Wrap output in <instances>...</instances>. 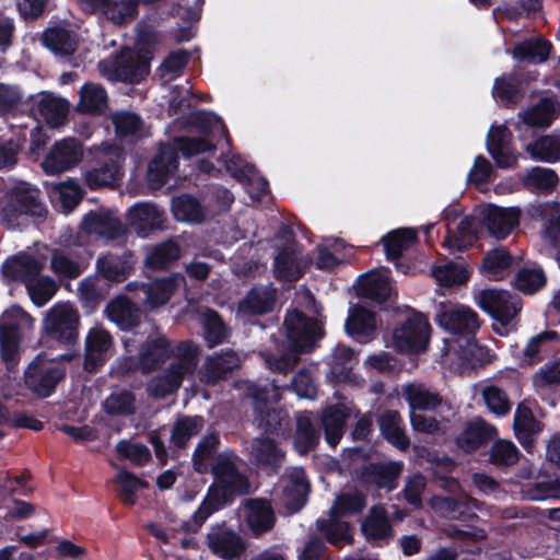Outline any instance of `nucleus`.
Listing matches in <instances>:
<instances>
[{
	"instance_id": "1",
	"label": "nucleus",
	"mask_w": 560,
	"mask_h": 560,
	"mask_svg": "<svg viewBox=\"0 0 560 560\" xmlns=\"http://www.w3.org/2000/svg\"><path fill=\"white\" fill-rule=\"evenodd\" d=\"M195 122L202 135L201 137L180 138L175 140L174 145H162L160 153L150 163L148 176L153 187L156 188L163 185L168 174L177 168V150L185 156L207 152L214 148V138L217 136L223 137L226 132L221 119L212 113L197 114Z\"/></svg>"
},
{
	"instance_id": "2",
	"label": "nucleus",
	"mask_w": 560,
	"mask_h": 560,
	"mask_svg": "<svg viewBox=\"0 0 560 560\" xmlns=\"http://www.w3.org/2000/svg\"><path fill=\"white\" fill-rule=\"evenodd\" d=\"M289 352L279 358L265 354V361L272 371H287L298 362V354L308 351L317 338L323 336L322 322L318 318H305L298 311L288 312L284 319Z\"/></svg>"
},
{
	"instance_id": "3",
	"label": "nucleus",
	"mask_w": 560,
	"mask_h": 560,
	"mask_svg": "<svg viewBox=\"0 0 560 560\" xmlns=\"http://www.w3.org/2000/svg\"><path fill=\"white\" fill-rule=\"evenodd\" d=\"M212 471L215 486L209 491L207 498L194 515L198 527L213 511L223 505L230 495L243 494L249 490L248 481L237 471L231 458L220 456Z\"/></svg>"
},
{
	"instance_id": "4",
	"label": "nucleus",
	"mask_w": 560,
	"mask_h": 560,
	"mask_svg": "<svg viewBox=\"0 0 560 560\" xmlns=\"http://www.w3.org/2000/svg\"><path fill=\"white\" fill-rule=\"evenodd\" d=\"M178 362H173L162 375L154 376L148 384L149 393L154 397L173 394L182 382L191 376L197 368L199 349L190 341L177 345Z\"/></svg>"
},
{
	"instance_id": "5",
	"label": "nucleus",
	"mask_w": 560,
	"mask_h": 560,
	"mask_svg": "<svg viewBox=\"0 0 560 560\" xmlns=\"http://www.w3.org/2000/svg\"><path fill=\"white\" fill-rule=\"evenodd\" d=\"M491 360L490 351L478 345L471 336L465 337L460 342L455 339H445V346L441 354L442 364L459 373Z\"/></svg>"
},
{
	"instance_id": "6",
	"label": "nucleus",
	"mask_w": 560,
	"mask_h": 560,
	"mask_svg": "<svg viewBox=\"0 0 560 560\" xmlns=\"http://www.w3.org/2000/svg\"><path fill=\"white\" fill-rule=\"evenodd\" d=\"M436 324L448 331L450 339L464 340L475 334L480 327L478 314L467 305L443 302L438 305Z\"/></svg>"
},
{
	"instance_id": "7",
	"label": "nucleus",
	"mask_w": 560,
	"mask_h": 560,
	"mask_svg": "<svg viewBox=\"0 0 560 560\" xmlns=\"http://www.w3.org/2000/svg\"><path fill=\"white\" fill-rule=\"evenodd\" d=\"M34 327V319L20 306L12 305L1 316L0 341L2 359H15L20 340Z\"/></svg>"
},
{
	"instance_id": "8",
	"label": "nucleus",
	"mask_w": 560,
	"mask_h": 560,
	"mask_svg": "<svg viewBox=\"0 0 560 560\" xmlns=\"http://www.w3.org/2000/svg\"><path fill=\"white\" fill-rule=\"evenodd\" d=\"M102 77L109 81L138 82L149 73V59L130 49H125L119 56L98 62Z\"/></svg>"
},
{
	"instance_id": "9",
	"label": "nucleus",
	"mask_w": 560,
	"mask_h": 560,
	"mask_svg": "<svg viewBox=\"0 0 560 560\" xmlns=\"http://www.w3.org/2000/svg\"><path fill=\"white\" fill-rule=\"evenodd\" d=\"M362 495L342 494L339 495L330 510V518L324 527L320 523V529L325 532L327 539L338 546L349 544L351 534L347 523L339 521L341 516L360 512L364 506Z\"/></svg>"
},
{
	"instance_id": "10",
	"label": "nucleus",
	"mask_w": 560,
	"mask_h": 560,
	"mask_svg": "<svg viewBox=\"0 0 560 560\" xmlns=\"http://www.w3.org/2000/svg\"><path fill=\"white\" fill-rule=\"evenodd\" d=\"M79 314L70 303H57L44 318L43 328L54 339L71 342L78 337Z\"/></svg>"
},
{
	"instance_id": "11",
	"label": "nucleus",
	"mask_w": 560,
	"mask_h": 560,
	"mask_svg": "<svg viewBox=\"0 0 560 560\" xmlns=\"http://www.w3.org/2000/svg\"><path fill=\"white\" fill-rule=\"evenodd\" d=\"M475 303L504 328L512 322L521 310V302L509 292L495 289H485L475 295Z\"/></svg>"
},
{
	"instance_id": "12",
	"label": "nucleus",
	"mask_w": 560,
	"mask_h": 560,
	"mask_svg": "<svg viewBox=\"0 0 560 560\" xmlns=\"http://www.w3.org/2000/svg\"><path fill=\"white\" fill-rule=\"evenodd\" d=\"M2 211L7 221L12 224L14 220L24 214L43 217L45 208L38 198V191L28 184L22 183L8 194Z\"/></svg>"
},
{
	"instance_id": "13",
	"label": "nucleus",
	"mask_w": 560,
	"mask_h": 560,
	"mask_svg": "<svg viewBox=\"0 0 560 560\" xmlns=\"http://www.w3.org/2000/svg\"><path fill=\"white\" fill-rule=\"evenodd\" d=\"M430 325L423 315L411 316L393 334V346L399 351H423L429 340Z\"/></svg>"
},
{
	"instance_id": "14",
	"label": "nucleus",
	"mask_w": 560,
	"mask_h": 560,
	"mask_svg": "<svg viewBox=\"0 0 560 560\" xmlns=\"http://www.w3.org/2000/svg\"><path fill=\"white\" fill-rule=\"evenodd\" d=\"M521 210L516 207L503 208L487 205L480 210V220L490 235L504 240L520 224Z\"/></svg>"
},
{
	"instance_id": "15",
	"label": "nucleus",
	"mask_w": 560,
	"mask_h": 560,
	"mask_svg": "<svg viewBox=\"0 0 560 560\" xmlns=\"http://www.w3.org/2000/svg\"><path fill=\"white\" fill-rule=\"evenodd\" d=\"M83 158L80 142L73 138H66L56 142L43 162L46 174H59L75 166Z\"/></svg>"
},
{
	"instance_id": "16",
	"label": "nucleus",
	"mask_w": 560,
	"mask_h": 560,
	"mask_svg": "<svg viewBox=\"0 0 560 560\" xmlns=\"http://www.w3.org/2000/svg\"><path fill=\"white\" fill-rule=\"evenodd\" d=\"M65 371L55 361H45L38 357L26 372V384L31 390L42 397L49 396L56 384L63 377Z\"/></svg>"
},
{
	"instance_id": "17",
	"label": "nucleus",
	"mask_w": 560,
	"mask_h": 560,
	"mask_svg": "<svg viewBox=\"0 0 560 560\" xmlns=\"http://www.w3.org/2000/svg\"><path fill=\"white\" fill-rule=\"evenodd\" d=\"M97 152L104 158V165L86 172L85 182L91 188L114 184L120 170L121 151L119 148L105 144Z\"/></svg>"
},
{
	"instance_id": "18",
	"label": "nucleus",
	"mask_w": 560,
	"mask_h": 560,
	"mask_svg": "<svg viewBox=\"0 0 560 560\" xmlns=\"http://www.w3.org/2000/svg\"><path fill=\"white\" fill-rule=\"evenodd\" d=\"M114 352L112 336L102 327L91 328L85 337L84 366L88 371H95L103 365Z\"/></svg>"
},
{
	"instance_id": "19",
	"label": "nucleus",
	"mask_w": 560,
	"mask_h": 560,
	"mask_svg": "<svg viewBox=\"0 0 560 560\" xmlns=\"http://www.w3.org/2000/svg\"><path fill=\"white\" fill-rule=\"evenodd\" d=\"M511 140L512 135L505 126H491L487 136V150L499 167H512L517 162L518 155L513 151Z\"/></svg>"
},
{
	"instance_id": "20",
	"label": "nucleus",
	"mask_w": 560,
	"mask_h": 560,
	"mask_svg": "<svg viewBox=\"0 0 560 560\" xmlns=\"http://www.w3.org/2000/svg\"><path fill=\"white\" fill-rule=\"evenodd\" d=\"M128 221L138 235L147 236L149 233L162 229L164 215L154 205L140 202L128 211Z\"/></svg>"
},
{
	"instance_id": "21",
	"label": "nucleus",
	"mask_w": 560,
	"mask_h": 560,
	"mask_svg": "<svg viewBox=\"0 0 560 560\" xmlns=\"http://www.w3.org/2000/svg\"><path fill=\"white\" fill-rule=\"evenodd\" d=\"M308 483L301 468H292L283 479L282 502L289 512L299 511L306 501Z\"/></svg>"
},
{
	"instance_id": "22",
	"label": "nucleus",
	"mask_w": 560,
	"mask_h": 560,
	"mask_svg": "<svg viewBox=\"0 0 560 560\" xmlns=\"http://www.w3.org/2000/svg\"><path fill=\"white\" fill-rule=\"evenodd\" d=\"M82 231L88 234L105 238H115L121 233V224L113 212L100 210L85 215L81 224Z\"/></svg>"
},
{
	"instance_id": "23",
	"label": "nucleus",
	"mask_w": 560,
	"mask_h": 560,
	"mask_svg": "<svg viewBox=\"0 0 560 560\" xmlns=\"http://www.w3.org/2000/svg\"><path fill=\"white\" fill-rule=\"evenodd\" d=\"M183 282V276L175 273L143 284L142 291L145 294L144 304L149 308H156L165 304Z\"/></svg>"
},
{
	"instance_id": "24",
	"label": "nucleus",
	"mask_w": 560,
	"mask_h": 560,
	"mask_svg": "<svg viewBox=\"0 0 560 560\" xmlns=\"http://www.w3.org/2000/svg\"><path fill=\"white\" fill-rule=\"evenodd\" d=\"M244 514L247 525L256 535L269 530L275 524L272 508L262 499L247 501L244 504Z\"/></svg>"
},
{
	"instance_id": "25",
	"label": "nucleus",
	"mask_w": 560,
	"mask_h": 560,
	"mask_svg": "<svg viewBox=\"0 0 560 560\" xmlns=\"http://www.w3.org/2000/svg\"><path fill=\"white\" fill-rule=\"evenodd\" d=\"M537 73L535 71L524 74L521 71H516L509 77H501L495 80L493 85V95L495 98L503 103L515 102L524 85L529 81L536 79Z\"/></svg>"
},
{
	"instance_id": "26",
	"label": "nucleus",
	"mask_w": 560,
	"mask_h": 560,
	"mask_svg": "<svg viewBox=\"0 0 560 560\" xmlns=\"http://www.w3.org/2000/svg\"><path fill=\"white\" fill-rule=\"evenodd\" d=\"M357 291L361 296L382 302L390 295L392 287L384 270H371L359 279Z\"/></svg>"
},
{
	"instance_id": "27",
	"label": "nucleus",
	"mask_w": 560,
	"mask_h": 560,
	"mask_svg": "<svg viewBox=\"0 0 560 560\" xmlns=\"http://www.w3.org/2000/svg\"><path fill=\"white\" fill-rule=\"evenodd\" d=\"M42 268L43 264L32 256L21 254L8 259L2 265V272L4 277L12 281H23L27 284L34 277L38 276Z\"/></svg>"
},
{
	"instance_id": "28",
	"label": "nucleus",
	"mask_w": 560,
	"mask_h": 560,
	"mask_svg": "<svg viewBox=\"0 0 560 560\" xmlns=\"http://www.w3.org/2000/svg\"><path fill=\"white\" fill-rule=\"evenodd\" d=\"M36 109L49 126L58 127L63 124L68 115L69 103L62 97L43 92L39 94Z\"/></svg>"
},
{
	"instance_id": "29",
	"label": "nucleus",
	"mask_w": 560,
	"mask_h": 560,
	"mask_svg": "<svg viewBox=\"0 0 560 560\" xmlns=\"http://www.w3.org/2000/svg\"><path fill=\"white\" fill-rule=\"evenodd\" d=\"M208 544L214 555L226 560L238 556L244 549L241 538L235 533L220 528L208 535Z\"/></svg>"
},
{
	"instance_id": "30",
	"label": "nucleus",
	"mask_w": 560,
	"mask_h": 560,
	"mask_svg": "<svg viewBox=\"0 0 560 560\" xmlns=\"http://www.w3.org/2000/svg\"><path fill=\"white\" fill-rule=\"evenodd\" d=\"M238 355L233 351L222 352L208 358L201 372L200 378L206 383H214L222 378L226 373L237 368L240 364Z\"/></svg>"
},
{
	"instance_id": "31",
	"label": "nucleus",
	"mask_w": 560,
	"mask_h": 560,
	"mask_svg": "<svg viewBox=\"0 0 560 560\" xmlns=\"http://www.w3.org/2000/svg\"><path fill=\"white\" fill-rule=\"evenodd\" d=\"M77 110L86 114H100L107 107L108 97L105 89L96 83H85L78 92Z\"/></svg>"
},
{
	"instance_id": "32",
	"label": "nucleus",
	"mask_w": 560,
	"mask_h": 560,
	"mask_svg": "<svg viewBox=\"0 0 560 560\" xmlns=\"http://www.w3.org/2000/svg\"><path fill=\"white\" fill-rule=\"evenodd\" d=\"M471 271L465 262L447 261L433 266L432 276L439 285L445 288L459 287L465 284Z\"/></svg>"
},
{
	"instance_id": "33",
	"label": "nucleus",
	"mask_w": 560,
	"mask_h": 560,
	"mask_svg": "<svg viewBox=\"0 0 560 560\" xmlns=\"http://www.w3.org/2000/svg\"><path fill=\"white\" fill-rule=\"evenodd\" d=\"M525 151L534 161L556 163L560 160V136H540L526 144Z\"/></svg>"
},
{
	"instance_id": "34",
	"label": "nucleus",
	"mask_w": 560,
	"mask_h": 560,
	"mask_svg": "<svg viewBox=\"0 0 560 560\" xmlns=\"http://www.w3.org/2000/svg\"><path fill=\"white\" fill-rule=\"evenodd\" d=\"M550 51V43L539 37H533L516 44L512 54L515 60L540 63L547 60Z\"/></svg>"
},
{
	"instance_id": "35",
	"label": "nucleus",
	"mask_w": 560,
	"mask_h": 560,
	"mask_svg": "<svg viewBox=\"0 0 560 560\" xmlns=\"http://www.w3.org/2000/svg\"><path fill=\"white\" fill-rule=\"evenodd\" d=\"M275 291L271 288L253 289L238 304V313L243 315H259L272 310Z\"/></svg>"
},
{
	"instance_id": "36",
	"label": "nucleus",
	"mask_w": 560,
	"mask_h": 560,
	"mask_svg": "<svg viewBox=\"0 0 560 560\" xmlns=\"http://www.w3.org/2000/svg\"><path fill=\"white\" fill-rule=\"evenodd\" d=\"M170 353L175 355L174 362H178L177 346L175 348H171L168 341L163 336H156L150 339L140 353V364L142 370L145 372L151 370Z\"/></svg>"
},
{
	"instance_id": "37",
	"label": "nucleus",
	"mask_w": 560,
	"mask_h": 560,
	"mask_svg": "<svg viewBox=\"0 0 560 560\" xmlns=\"http://www.w3.org/2000/svg\"><path fill=\"white\" fill-rule=\"evenodd\" d=\"M401 471L398 463L371 464L364 468L363 478L366 482H374L380 488L392 490Z\"/></svg>"
},
{
	"instance_id": "38",
	"label": "nucleus",
	"mask_w": 560,
	"mask_h": 560,
	"mask_svg": "<svg viewBox=\"0 0 560 560\" xmlns=\"http://www.w3.org/2000/svg\"><path fill=\"white\" fill-rule=\"evenodd\" d=\"M402 396L409 405L410 412L431 410L441 404L440 397L421 384L405 385L402 387Z\"/></svg>"
},
{
	"instance_id": "39",
	"label": "nucleus",
	"mask_w": 560,
	"mask_h": 560,
	"mask_svg": "<svg viewBox=\"0 0 560 560\" xmlns=\"http://www.w3.org/2000/svg\"><path fill=\"white\" fill-rule=\"evenodd\" d=\"M495 434V429L481 420L470 423L457 438V445L465 452H471Z\"/></svg>"
},
{
	"instance_id": "40",
	"label": "nucleus",
	"mask_w": 560,
	"mask_h": 560,
	"mask_svg": "<svg viewBox=\"0 0 560 560\" xmlns=\"http://www.w3.org/2000/svg\"><path fill=\"white\" fill-rule=\"evenodd\" d=\"M555 109V101L544 97L537 104L520 113V117L529 127L545 128L553 120Z\"/></svg>"
},
{
	"instance_id": "41",
	"label": "nucleus",
	"mask_w": 560,
	"mask_h": 560,
	"mask_svg": "<svg viewBox=\"0 0 560 560\" xmlns=\"http://www.w3.org/2000/svg\"><path fill=\"white\" fill-rule=\"evenodd\" d=\"M376 322L374 315L361 307L353 306L350 308L348 319L346 322V330L349 335L357 339L366 338L375 329Z\"/></svg>"
},
{
	"instance_id": "42",
	"label": "nucleus",
	"mask_w": 560,
	"mask_h": 560,
	"mask_svg": "<svg viewBox=\"0 0 560 560\" xmlns=\"http://www.w3.org/2000/svg\"><path fill=\"white\" fill-rule=\"evenodd\" d=\"M106 314L108 319L121 329L131 328L138 318V310L125 298H117L108 303Z\"/></svg>"
},
{
	"instance_id": "43",
	"label": "nucleus",
	"mask_w": 560,
	"mask_h": 560,
	"mask_svg": "<svg viewBox=\"0 0 560 560\" xmlns=\"http://www.w3.org/2000/svg\"><path fill=\"white\" fill-rule=\"evenodd\" d=\"M381 431L384 438L400 450H405L408 444V438L404 432L402 420L398 412L387 411L378 420Z\"/></svg>"
},
{
	"instance_id": "44",
	"label": "nucleus",
	"mask_w": 560,
	"mask_h": 560,
	"mask_svg": "<svg viewBox=\"0 0 560 560\" xmlns=\"http://www.w3.org/2000/svg\"><path fill=\"white\" fill-rule=\"evenodd\" d=\"M362 533L368 540H382L390 536L392 528L386 512L381 506H374L362 524Z\"/></svg>"
},
{
	"instance_id": "45",
	"label": "nucleus",
	"mask_w": 560,
	"mask_h": 560,
	"mask_svg": "<svg viewBox=\"0 0 560 560\" xmlns=\"http://www.w3.org/2000/svg\"><path fill=\"white\" fill-rule=\"evenodd\" d=\"M347 418V411L343 406H335L328 408L323 416V425L325 438L330 446H336L342 434L343 425Z\"/></svg>"
},
{
	"instance_id": "46",
	"label": "nucleus",
	"mask_w": 560,
	"mask_h": 560,
	"mask_svg": "<svg viewBox=\"0 0 560 560\" xmlns=\"http://www.w3.org/2000/svg\"><path fill=\"white\" fill-rule=\"evenodd\" d=\"M300 253L295 249H288L280 253L275 259V275L285 281L299 279L304 266L299 261Z\"/></svg>"
},
{
	"instance_id": "47",
	"label": "nucleus",
	"mask_w": 560,
	"mask_h": 560,
	"mask_svg": "<svg viewBox=\"0 0 560 560\" xmlns=\"http://www.w3.org/2000/svg\"><path fill=\"white\" fill-rule=\"evenodd\" d=\"M558 183L557 173L547 167L534 166L523 176V184L529 190L551 191Z\"/></svg>"
},
{
	"instance_id": "48",
	"label": "nucleus",
	"mask_w": 560,
	"mask_h": 560,
	"mask_svg": "<svg viewBox=\"0 0 560 560\" xmlns=\"http://www.w3.org/2000/svg\"><path fill=\"white\" fill-rule=\"evenodd\" d=\"M514 430L521 443L528 447L532 444V435L540 431L539 423L526 406L520 405L514 415Z\"/></svg>"
},
{
	"instance_id": "49",
	"label": "nucleus",
	"mask_w": 560,
	"mask_h": 560,
	"mask_svg": "<svg viewBox=\"0 0 560 560\" xmlns=\"http://www.w3.org/2000/svg\"><path fill=\"white\" fill-rule=\"evenodd\" d=\"M511 262L512 259L504 248H495L486 254L480 271L490 280H499Z\"/></svg>"
},
{
	"instance_id": "50",
	"label": "nucleus",
	"mask_w": 560,
	"mask_h": 560,
	"mask_svg": "<svg viewBox=\"0 0 560 560\" xmlns=\"http://www.w3.org/2000/svg\"><path fill=\"white\" fill-rule=\"evenodd\" d=\"M416 240L412 229H397L389 232L384 238V247L387 258L395 259L402 254Z\"/></svg>"
},
{
	"instance_id": "51",
	"label": "nucleus",
	"mask_w": 560,
	"mask_h": 560,
	"mask_svg": "<svg viewBox=\"0 0 560 560\" xmlns=\"http://www.w3.org/2000/svg\"><path fill=\"white\" fill-rule=\"evenodd\" d=\"M44 44L56 55L67 56L75 50L74 37L63 28H50L44 33Z\"/></svg>"
},
{
	"instance_id": "52",
	"label": "nucleus",
	"mask_w": 560,
	"mask_h": 560,
	"mask_svg": "<svg viewBox=\"0 0 560 560\" xmlns=\"http://www.w3.org/2000/svg\"><path fill=\"white\" fill-rule=\"evenodd\" d=\"M172 211L175 219L180 222L197 223L203 218V211L199 202L186 195L173 199Z\"/></svg>"
},
{
	"instance_id": "53",
	"label": "nucleus",
	"mask_w": 560,
	"mask_h": 560,
	"mask_svg": "<svg viewBox=\"0 0 560 560\" xmlns=\"http://www.w3.org/2000/svg\"><path fill=\"white\" fill-rule=\"evenodd\" d=\"M97 271L108 280L121 281L131 269V265L126 258L107 255L98 258Z\"/></svg>"
},
{
	"instance_id": "54",
	"label": "nucleus",
	"mask_w": 560,
	"mask_h": 560,
	"mask_svg": "<svg viewBox=\"0 0 560 560\" xmlns=\"http://www.w3.org/2000/svg\"><path fill=\"white\" fill-rule=\"evenodd\" d=\"M101 12L115 24H122L135 18L137 12V1L106 0Z\"/></svg>"
},
{
	"instance_id": "55",
	"label": "nucleus",
	"mask_w": 560,
	"mask_h": 560,
	"mask_svg": "<svg viewBox=\"0 0 560 560\" xmlns=\"http://www.w3.org/2000/svg\"><path fill=\"white\" fill-rule=\"evenodd\" d=\"M179 255L178 245L173 241H167L151 249L145 258V264L152 269H161L176 260Z\"/></svg>"
},
{
	"instance_id": "56",
	"label": "nucleus",
	"mask_w": 560,
	"mask_h": 560,
	"mask_svg": "<svg viewBox=\"0 0 560 560\" xmlns=\"http://www.w3.org/2000/svg\"><path fill=\"white\" fill-rule=\"evenodd\" d=\"M317 441L318 434L312 425L310 415H299L296 418V451L300 454H305L317 443Z\"/></svg>"
},
{
	"instance_id": "57",
	"label": "nucleus",
	"mask_w": 560,
	"mask_h": 560,
	"mask_svg": "<svg viewBox=\"0 0 560 560\" xmlns=\"http://www.w3.org/2000/svg\"><path fill=\"white\" fill-rule=\"evenodd\" d=\"M114 481L119 485L120 498L128 505L135 504L137 492L148 487L147 481L124 469L118 470Z\"/></svg>"
},
{
	"instance_id": "58",
	"label": "nucleus",
	"mask_w": 560,
	"mask_h": 560,
	"mask_svg": "<svg viewBox=\"0 0 560 560\" xmlns=\"http://www.w3.org/2000/svg\"><path fill=\"white\" fill-rule=\"evenodd\" d=\"M345 245L339 240L325 238L317 246L316 266L319 269L330 270L340 261V253Z\"/></svg>"
},
{
	"instance_id": "59",
	"label": "nucleus",
	"mask_w": 560,
	"mask_h": 560,
	"mask_svg": "<svg viewBox=\"0 0 560 560\" xmlns=\"http://www.w3.org/2000/svg\"><path fill=\"white\" fill-rule=\"evenodd\" d=\"M252 453L260 464L270 467L280 465L284 457L271 439H257L252 445Z\"/></svg>"
},
{
	"instance_id": "60",
	"label": "nucleus",
	"mask_w": 560,
	"mask_h": 560,
	"mask_svg": "<svg viewBox=\"0 0 560 560\" xmlns=\"http://www.w3.org/2000/svg\"><path fill=\"white\" fill-rule=\"evenodd\" d=\"M32 302L37 306L45 305L56 293L57 285L48 277H34L26 284Z\"/></svg>"
},
{
	"instance_id": "61",
	"label": "nucleus",
	"mask_w": 560,
	"mask_h": 560,
	"mask_svg": "<svg viewBox=\"0 0 560 560\" xmlns=\"http://www.w3.org/2000/svg\"><path fill=\"white\" fill-rule=\"evenodd\" d=\"M472 220L463 219L458 224V234L447 236L443 243L450 254L462 252L468 247L474 240Z\"/></svg>"
},
{
	"instance_id": "62",
	"label": "nucleus",
	"mask_w": 560,
	"mask_h": 560,
	"mask_svg": "<svg viewBox=\"0 0 560 560\" xmlns=\"http://www.w3.org/2000/svg\"><path fill=\"white\" fill-rule=\"evenodd\" d=\"M112 121L119 136L142 135L143 125L140 117L128 110H120L112 116Z\"/></svg>"
},
{
	"instance_id": "63",
	"label": "nucleus",
	"mask_w": 560,
	"mask_h": 560,
	"mask_svg": "<svg viewBox=\"0 0 560 560\" xmlns=\"http://www.w3.org/2000/svg\"><path fill=\"white\" fill-rule=\"evenodd\" d=\"M203 427V419L201 417L182 418L173 429L172 441L176 446H183L195 434H197Z\"/></svg>"
},
{
	"instance_id": "64",
	"label": "nucleus",
	"mask_w": 560,
	"mask_h": 560,
	"mask_svg": "<svg viewBox=\"0 0 560 560\" xmlns=\"http://www.w3.org/2000/svg\"><path fill=\"white\" fill-rule=\"evenodd\" d=\"M518 460V451L508 440H498L490 448V462L497 466H511Z\"/></svg>"
}]
</instances>
